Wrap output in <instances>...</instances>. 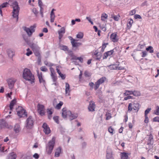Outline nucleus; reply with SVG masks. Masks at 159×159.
I'll return each instance as SVG.
<instances>
[{"instance_id": "obj_61", "label": "nucleus", "mask_w": 159, "mask_h": 159, "mask_svg": "<svg viewBox=\"0 0 159 159\" xmlns=\"http://www.w3.org/2000/svg\"><path fill=\"white\" fill-rule=\"evenodd\" d=\"M145 119L144 120V122L145 123H148V116H144Z\"/></svg>"}, {"instance_id": "obj_28", "label": "nucleus", "mask_w": 159, "mask_h": 159, "mask_svg": "<svg viewBox=\"0 0 159 159\" xmlns=\"http://www.w3.org/2000/svg\"><path fill=\"white\" fill-rule=\"evenodd\" d=\"M16 99H13L12 100L9 106L10 108V110L12 111L13 109V107L14 105L16 104Z\"/></svg>"}, {"instance_id": "obj_41", "label": "nucleus", "mask_w": 159, "mask_h": 159, "mask_svg": "<svg viewBox=\"0 0 159 159\" xmlns=\"http://www.w3.org/2000/svg\"><path fill=\"white\" fill-rule=\"evenodd\" d=\"M99 86V80H98L97 82L95 83L94 86V89L96 90Z\"/></svg>"}, {"instance_id": "obj_46", "label": "nucleus", "mask_w": 159, "mask_h": 159, "mask_svg": "<svg viewBox=\"0 0 159 159\" xmlns=\"http://www.w3.org/2000/svg\"><path fill=\"white\" fill-rule=\"evenodd\" d=\"M151 110V108H147L144 112V116H148V114L149 112Z\"/></svg>"}, {"instance_id": "obj_23", "label": "nucleus", "mask_w": 159, "mask_h": 159, "mask_svg": "<svg viewBox=\"0 0 159 159\" xmlns=\"http://www.w3.org/2000/svg\"><path fill=\"white\" fill-rule=\"evenodd\" d=\"M16 154L14 152H12L9 154L8 159H16Z\"/></svg>"}, {"instance_id": "obj_21", "label": "nucleus", "mask_w": 159, "mask_h": 159, "mask_svg": "<svg viewBox=\"0 0 159 159\" xmlns=\"http://www.w3.org/2000/svg\"><path fill=\"white\" fill-rule=\"evenodd\" d=\"M70 85L68 83H66L65 86V92L66 94L68 95H70Z\"/></svg>"}, {"instance_id": "obj_49", "label": "nucleus", "mask_w": 159, "mask_h": 159, "mask_svg": "<svg viewBox=\"0 0 159 159\" xmlns=\"http://www.w3.org/2000/svg\"><path fill=\"white\" fill-rule=\"evenodd\" d=\"M53 119L55 122L57 124L59 123L58 117L57 116H54Z\"/></svg>"}, {"instance_id": "obj_36", "label": "nucleus", "mask_w": 159, "mask_h": 159, "mask_svg": "<svg viewBox=\"0 0 159 159\" xmlns=\"http://www.w3.org/2000/svg\"><path fill=\"white\" fill-rule=\"evenodd\" d=\"M63 103L62 101H60L59 103L57 104L55 107V108L57 109H61V107L63 105Z\"/></svg>"}, {"instance_id": "obj_53", "label": "nucleus", "mask_w": 159, "mask_h": 159, "mask_svg": "<svg viewBox=\"0 0 159 159\" xmlns=\"http://www.w3.org/2000/svg\"><path fill=\"white\" fill-rule=\"evenodd\" d=\"M113 129L111 127H110L109 128L108 131L109 132L112 134H113Z\"/></svg>"}, {"instance_id": "obj_39", "label": "nucleus", "mask_w": 159, "mask_h": 159, "mask_svg": "<svg viewBox=\"0 0 159 159\" xmlns=\"http://www.w3.org/2000/svg\"><path fill=\"white\" fill-rule=\"evenodd\" d=\"M26 51L27 52L25 53V54L27 56H29L33 54L32 51L29 48H28L26 49Z\"/></svg>"}, {"instance_id": "obj_15", "label": "nucleus", "mask_w": 159, "mask_h": 159, "mask_svg": "<svg viewBox=\"0 0 159 159\" xmlns=\"http://www.w3.org/2000/svg\"><path fill=\"white\" fill-rule=\"evenodd\" d=\"M116 50V48L112 50L105 52L103 55V59H106L108 56H110L112 55L115 52V51Z\"/></svg>"}, {"instance_id": "obj_59", "label": "nucleus", "mask_w": 159, "mask_h": 159, "mask_svg": "<svg viewBox=\"0 0 159 159\" xmlns=\"http://www.w3.org/2000/svg\"><path fill=\"white\" fill-rule=\"evenodd\" d=\"M136 13V11L135 10H131L129 12V15H134Z\"/></svg>"}, {"instance_id": "obj_18", "label": "nucleus", "mask_w": 159, "mask_h": 159, "mask_svg": "<svg viewBox=\"0 0 159 159\" xmlns=\"http://www.w3.org/2000/svg\"><path fill=\"white\" fill-rule=\"evenodd\" d=\"M95 108V105L94 104V102L92 101L90 102L88 107V109L89 111H94Z\"/></svg>"}, {"instance_id": "obj_11", "label": "nucleus", "mask_w": 159, "mask_h": 159, "mask_svg": "<svg viewBox=\"0 0 159 159\" xmlns=\"http://www.w3.org/2000/svg\"><path fill=\"white\" fill-rule=\"evenodd\" d=\"M110 40L114 43L117 42L119 40L118 36L116 32L112 33L110 36Z\"/></svg>"}, {"instance_id": "obj_20", "label": "nucleus", "mask_w": 159, "mask_h": 159, "mask_svg": "<svg viewBox=\"0 0 159 159\" xmlns=\"http://www.w3.org/2000/svg\"><path fill=\"white\" fill-rule=\"evenodd\" d=\"M55 11V10L54 9H53L50 13V21L51 22H53L54 21L55 18V16L54 11Z\"/></svg>"}, {"instance_id": "obj_48", "label": "nucleus", "mask_w": 159, "mask_h": 159, "mask_svg": "<svg viewBox=\"0 0 159 159\" xmlns=\"http://www.w3.org/2000/svg\"><path fill=\"white\" fill-rule=\"evenodd\" d=\"M120 16L119 15L114 16L113 17L114 20L116 21H118L119 20Z\"/></svg>"}, {"instance_id": "obj_3", "label": "nucleus", "mask_w": 159, "mask_h": 159, "mask_svg": "<svg viewBox=\"0 0 159 159\" xmlns=\"http://www.w3.org/2000/svg\"><path fill=\"white\" fill-rule=\"evenodd\" d=\"M13 10L12 11V16L14 18H16V21L18 19V15L19 11V7L18 3L16 2H14L12 5Z\"/></svg>"}, {"instance_id": "obj_22", "label": "nucleus", "mask_w": 159, "mask_h": 159, "mask_svg": "<svg viewBox=\"0 0 159 159\" xmlns=\"http://www.w3.org/2000/svg\"><path fill=\"white\" fill-rule=\"evenodd\" d=\"M29 45L30 48L32 49L33 51H34L38 48H39L38 46L35 44L31 43L29 44Z\"/></svg>"}, {"instance_id": "obj_8", "label": "nucleus", "mask_w": 159, "mask_h": 159, "mask_svg": "<svg viewBox=\"0 0 159 159\" xmlns=\"http://www.w3.org/2000/svg\"><path fill=\"white\" fill-rule=\"evenodd\" d=\"M37 107L38 111L40 115L42 116L44 115L45 113L44 106L39 103L38 104Z\"/></svg>"}, {"instance_id": "obj_63", "label": "nucleus", "mask_w": 159, "mask_h": 159, "mask_svg": "<svg viewBox=\"0 0 159 159\" xmlns=\"http://www.w3.org/2000/svg\"><path fill=\"white\" fill-rule=\"evenodd\" d=\"M132 97L131 96H128L126 97H125L124 98V100H127L128 99H130L132 98Z\"/></svg>"}, {"instance_id": "obj_17", "label": "nucleus", "mask_w": 159, "mask_h": 159, "mask_svg": "<svg viewBox=\"0 0 159 159\" xmlns=\"http://www.w3.org/2000/svg\"><path fill=\"white\" fill-rule=\"evenodd\" d=\"M65 32V29L64 27H62L60 30L58 31L59 34V39H61L63 36V34Z\"/></svg>"}, {"instance_id": "obj_32", "label": "nucleus", "mask_w": 159, "mask_h": 159, "mask_svg": "<svg viewBox=\"0 0 159 159\" xmlns=\"http://www.w3.org/2000/svg\"><path fill=\"white\" fill-rule=\"evenodd\" d=\"M7 53L8 56L11 58L14 55V52L10 49L8 50Z\"/></svg>"}, {"instance_id": "obj_45", "label": "nucleus", "mask_w": 159, "mask_h": 159, "mask_svg": "<svg viewBox=\"0 0 159 159\" xmlns=\"http://www.w3.org/2000/svg\"><path fill=\"white\" fill-rule=\"evenodd\" d=\"M133 91H131L129 90H126L125 92L124 93V94L125 95L127 96L129 95H131L132 94Z\"/></svg>"}, {"instance_id": "obj_24", "label": "nucleus", "mask_w": 159, "mask_h": 159, "mask_svg": "<svg viewBox=\"0 0 159 159\" xmlns=\"http://www.w3.org/2000/svg\"><path fill=\"white\" fill-rule=\"evenodd\" d=\"M14 129L16 133H19L21 130L20 125L18 124H16L14 126Z\"/></svg>"}, {"instance_id": "obj_37", "label": "nucleus", "mask_w": 159, "mask_h": 159, "mask_svg": "<svg viewBox=\"0 0 159 159\" xmlns=\"http://www.w3.org/2000/svg\"><path fill=\"white\" fill-rule=\"evenodd\" d=\"M108 44V43H103L102 45L101 51L102 52H104L105 48L107 46Z\"/></svg>"}, {"instance_id": "obj_55", "label": "nucleus", "mask_w": 159, "mask_h": 159, "mask_svg": "<svg viewBox=\"0 0 159 159\" xmlns=\"http://www.w3.org/2000/svg\"><path fill=\"white\" fill-rule=\"evenodd\" d=\"M157 109L155 111V114L157 115H159V107L157 106Z\"/></svg>"}, {"instance_id": "obj_33", "label": "nucleus", "mask_w": 159, "mask_h": 159, "mask_svg": "<svg viewBox=\"0 0 159 159\" xmlns=\"http://www.w3.org/2000/svg\"><path fill=\"white\" fill-rule=\"evenodd\" d=\"M39 48L38 49L33 51L35 54V55L36 57H38L39 58L40 57V54L39 51Z\"/></svg>"}, {"instance_id": "obj_26", "label": "nucleus", "mask_w": 159, "mask_h": 159, "mask_svg": "<svg viewBox=\"0 0 159 159\" xmlns=\"http://www.w3.org/2000/svg\"><path fill=\"white\" fill-rule=\"evenodd\" d=\"M38 4L40 8V11L41 14L43 16V8L42 7V6H43V5L41 0H38Z\"/></svg>"}, {"instance_id": "obj_5", "label": "nucleus", "mask_w": 159, "mask_h": 159, "mask_svg": "<svg viewBox=\"0 0 159 159\" xmlns=\"http://www.w3.org/2000/svg\"><path fill=\"white\" fill-rule=\"evenodd\" d=\"M139 109V103L136 102L133 103H130L129 104L128 108V111L130 112L133 109L136 112H137Z\"/></svg>"}, {"instance_id": "obj_14", "label": "nucleus", "mask_w": 159, "mask_h": 159, "mask_svg": "<svg viewBox=\"0 0 159 159\" xmlns=\"http://www.w3.org/2000/svg\"><path fill=\"white\" fill-rule=\"evenodd\" d=\"M42 127L43 129L44 132L46 134H48L51 132V130L49 127L46 123H44Z\"/></svg>"}, {"instance_id": "obj_30", "label": "nucleus", "mask_w": 159, "mask_h": 159, "mask_svg": "<svg viewBox=\"0 0 159 159\" xmlns=\"http://www.w3.org/2000/svg\"><path fill=\"white\" fill-rule=\"evenodd\" d=\"M109 69L110 70H117V65L113 64L109 65L108 66Z\"/></svg>"}, {"instance_id": "obj_54", "label": "nucleus", "mask_w": 159, "mask_h": 159, "mask_svg": "<svg viewBox=\"0 0 159 159\" xmlns=\"http://www.w3.org/2000/svg\"><path fill=\"white\" fill-rule=\"evenodd\" d=\"M33 157L36 159H38L39 157V155L37 153H35L33 155Z\"/></svg>"}, {"instance_id": "obj_10", "label": "nucleus", "mask_w": 159, "mask_h": 159, "mask_svg": "<svg viewBox=\"0 0 159 159\" xmlns=\"http://www.w3.org/2000/svg\"><path fill=\"white\" fill-rule=\"evenodd\" d=\"M50 70L51 73V76L52 80L54 82H56L57 80V78L55 72V71L54 69L52 67H50Z\"/></svg>"}, {"instance_id": "obj_27", "label": "nucleus", "mask_w": 159, "mask_h": 159, "mask_svg": "<svg viewBox=\"0 0 159 159\" xmlns=\"http://www.w3.org/2000/svg\"><path fill=\"white\" fill-rule=\"evenodd\" d=\"M107 17V15L105 13H103L102 14L101 20L102 21H106V22Z\"/></svg>"}, {"instance_id": "obj_58", "label": "nucleus", "mask_w": 159, "mask_h": 159, "mask_svg": "<svg viewBox=\"0 0 159 159\" xmlns=\"http://www.w3.org/2000/svg\"><path fill=\"white\" fill-rule=\"evenodd\" d=\"M68 47L66 46H63L61 47V49L64 51L68 50Z\"/></svg>"}, {"instance_id": "obj_7", "label": "nucleus", "mask_w": 159, "mask_h": 159, "mask_svg": "<svg viewBox=\"0 0 159 159\" xmlns=\"http://www.w3.org/2000/svg\"><path fill=\"white\" fill-rule=\"evenodd\" d=\"M69 38L71 41V43L73 48H77L79 46L82 45V43H80L77 42L75 39H73L71 36H69Z\"/></svg>"}, {"instance_id": "obj_16", "label": "nucleus", "mask_w": 159, "mask_h": 159, "mask_svg": "<svg viewBox=\"0 0 159 159\" xmlns=\"http://www.w3.org/2000/svg\"><path fill=\"white\" fill-rule=\"evenodd\" d=\"M37 76L39 79V82L40 83H42L43 84H44L45 83V81L43 79L42 75V73L41 72L40 73L39 72V71L37 72Z\"/></svg>"}, {"instance_id": "obj_19", "label": "nucleus", "mask_w": 159, "mask_h": 159, "mask_svg": "<svg viewBox=\"0 0 159 159\" xmlns=\"http://www.w3.org/2000/svg\"><path fill=\"white\" fill-rule=\"evenodd\" d=\"M112 157V151L110 149H107L106 151V158L110 159Z\"/></svg>"}, {"instance_id": "obj_13", "label": "nucleus", "mask_w": 159, "mask_h": 159, "mask_svg": "<svg viewBox=\"0 0 159 159\" xmlns=\"http://www.w3.org/2000/svg\"><path fill=\"white\" fill-rule=\"evenodd\" d=\"M71 114V111H67L66 108H64L62 109V115L63 117L66 118Z\"/></svg>"}, {"instance_id": "obj_35", "label": "nucleus", "mask_w": 159, "mask_h": 159, "mask_svg": "<svg viewBox=\"0 0 159 159\" xmlns=\"http://www.w3.org/2000/svg\"><path fill=\"white\" fill-rule=\"evenodd\" d=\"M121 159H128V155L127 153L125 152H123L121 153Z\"/></svg>"}, {"instance_id": "obj_6", "label": "nucleus", "mask_w": 159, "mask_h": 159, "mask_svg": "<svg viewBox=\"0 0 159 159\" xmlns=\"http://www.w3.org/2000/svg\"><path fill=\"white\" fill-rule=\"evenodd\" d=\"M35 26H30V28L26 27H23V28L29 36H31L32 33L35 31Z\"/></svg>"}, {"instance_id": "obj_50", "label": "nucleus", "mask_w": 159, "mask_h": 159, "mask_svg": "<svg viewBox=\"0 0 159 159\" xmlns=\"http://www.w3.org/2000/svg\"><path fill=\"white\" fill-rule=\"evenodd\" d=\"M8 3L7 2H4L2 3L0 6V9H1L2 8L6 7Z\"/></svg>"}, {"instance_id": "obj_51", "label": "nucleus", "mask_w": 159, "mask_h": 159, "mask_svg": "<svg viewBox=\"0 0 159 159\" xmlns=\"http://www.w3.org/2000/svg\"><path fill=\"white\" fill-rule=\"evenodd\" d=\"M84 75L85 77H89L91 76V74L89 72L87 71H86L84 72Z\"/></svg>"}, {"instance_id": "obj_57", "label": "nucleus", "mask_w": 159, "mask_h": 159, "mask_svg": "<svg viewBox=\"0 0 159 159\" xmlns=\"http://www.w3.org/2000/svg\"><path fill=\"white\" fill-rule=\"evenodd\" d=\"M147 55V52L145 51H143L142 52V57H144Z\"/></svg>"}, {"instance_id": "obj_1", "label": "nucleus", "mask_w": 159, "mask_h": 159, "mask_svg": "<svg viewBox=\"0 0 159 159\" xmlns=\"http://www.w3.org/2000/svg\"><path fill=\"white\" fill-rule=\"evenodd\" d=\"M23 77L24 79L26 80L30 81L31 84L34 82V77L30 70L25 68L23 71Z\"/></svg>"}, {"instance_id": "obj_62", "label": "nucleus", "mask_w": 159, "mask_h": 159, "mask_svg": "<svg viewBox=\"0 0 159 159\" xmlns=\"http://www.w3.org/2000/svg\"><path fill=\"white\" fill-rule=\"evenodd\" d=\"M134 18L135 19H141L142 18L141 16L139 15L136 14L134 16Z\"/></svg>"}, {"instance_id": "obj_38", "label": "nucleus", "mask_w": 159, "mask_h": 159, "mask_svg": "<svg viewBox=\"0 0 159 159\" xmlns=\"http://www.w3.org/2000/svg\"><path fill=\"white\" fill-rule=\"evenodd\" d=\"M72 59L73 60L75 61L79 60L81 63H82L83 61V58L81 57H73Z\"/></svg>"}, {"instance_id": "obj_42", "label": "nucleus", "mask_w": 159, "mask_h": 159, "mask_svg": "<svg viewBox=\"0 0 159 159\" xmlns=\"http://www.w3.org/2000/svg\"><path fill=\"white\" fill-rule=\"evenodd\" d=\"M147 51H149L151 53H153L154 52L153 47L151 46H149L146 49Z\"/></svg>"}, {"instance_id": "obj_52", "label": "nucleus", "mask_w": 159, "mask_h": 159, "mask_svg": "<svg viewBox=\"0 0 159 159\" xmlns=\"http://www.w3.org/2000/svg\"><path fill=\"white\" fill-rule=\"evenodd\" d=\"M98 52L95 53L93 56V57L96 60H98L99 59V58L98 57Z\"/></svg>"}, {"instance_id": "obj_43", "label": "nucleus", "mask_w": 159, "mask_h": 159, "mask_svg": "<svg viewBox=\"0 0 159 159\" xmlns=\"http://www.w3.org/2000/svg\"><path fill=\"white\" fill-rule=\"evenodd\" d=\"M105 82H107V80L105 77H103L100 78V84Z\"/></svg>"}, {"instance_id": "obj_34", "label": "nucleus", "mask_w": 159, "mask_h": 159, "mask_svg": "<svg viewBox=\"0 0 159 159\" xmlns=\"http://www.w3.org/2000/svg\"><path fill=\"white\" fill-rule=\"evenodd\" d=\"M47 113L48 115V118L49 119H50L52 117V110L50 109H48L47 110Z\"/></svg>"}, {"instance_id": "obj_47", "label": "nucleus", "mask_w": 159, "mask_h": 159, "mask_svg": "<svg viewBox=\"0 0 159 159\" xmlns=\"http://www.w3.org/2000/svg\"><path fill=\"white\" fill-rule=\"evenodd\" d=\"M41 70L43 71L46 72L47 71L48 69L45 66H43L40 68Z\"/></svg>"}, {"instance_id": "obj_9", "label": "nucleus", "mask_w": 159, "mask_h": 159, "mask_svg": "<svg viewBox=\"0 0 159 159\" xmlns=\"http://www.w3.org/2000/svg\"><path fill=\"white\" fill-rule=\"evenodd\" d=\"M26 127L28 129H30L32 128L34 125V122L32 117H29L26 120Z\"/></svg>"}, {"instance_id": "obj_44", "label": "nucleus", "mask_w": 159, "mask_h": 159, "mask_svg": "<svg viewBox=\"0 0 159 159\" xmlns=\"http://www.w3.org/2000/svg\"><path fill=\"white\" fill-rule=\"evenodd\" d=\"M133 93L132 94L135 96H138L140 95V93L139 91H133Z\"/></svg>"}, {"instance_id": "obj_56", "label": "nucleus", "mask_w": 159, "mask_h": 159, "mask_svg": "<svg viewBox=\"0 0 159 159\" xmlns=\"http://www.w3.org/2000/svg\"><path fill=\"white\" fill-rule=\"evenodd\" d=\"M153 121L159 122V117L157 116L153 118Z\"/></svg>"}, {"instance_id": "obj_12", "label": "nucleus", "mask_w": 159, "mask_h": 159, "mask_svg": "<svg viewBox=\"0 0 159 159\" xmlns=\"http://www.w3.org/2000/svg\"><path fill=\"white\" fill-rule=\"evenodd\" d=\"M16 81V79L14 78H12L8 79L7 82H8L9 87L10 88H13Z\"/></svg>"}, {"instance_id": "obj_64", "label": "nucleus", "mask_w": 159, "mask_h": 159, "mask_svg": "<svg viewBox=\"0 0 159 159\" xmlns=\"http://www.w3.org/2000/svg\"><path fill=\"white\" fill-rule=\"evenodd\" d=\"M59 75L60 76L61 79L63 80L65 79L66 78L65 75L62 74L61 73V74H60V75Z\"/></svg>"}, {"instance_id": "obj_25", "label": "nucleus", "mask_w": 159, "mask_h": 159, "mask_svg": "<svg viewBox=\"0 0 159 159\" xmlns=\"http://www.w3.org/2000/svg\"><path fill=\"white\" fill-rule=\"evenodd\" d=\"M61 152V147H59L57 148L56 151L55 156V157H58L59 156Z\"/></svg>"}, {"instance_id": "obj_31", "label": "nucleus", "mask_w": 159, "mask_h": 159, "mask_svg": "<svg viewBox=\"0 0 159 159\" xmlns=\"http://www.w3.org/2000/svg\"><path fill=\"white\" fill-rule=\"evenodd\" d=\"M69 116L70 117V120H72L76 118L78 116V115L77 114H72L71 113V114Z\"/></svg>"}, {"instance_id": "obj_29", "label": "nucleus", "mask_w": 159, "mask_h": 159, "mask_svg": "<svg viewBox=\"0 0 159 159\" xmlns=\"http://www.w3.org/2000/svg\"><path fill=\"white\" fill-rule=\"evenodd\" d=\"M133 22V21L132 19H130L129 20V21L128 22L127 25V27L128 29H130L131 27Z\"/></svg>"}, {"instance_id": "obj_2", "label": "nucleus", "mask_w": 159, "mask_h": 159, "mask_svg": "<svg viewBox=\"0 0 159 159\" xmlns=\"http://www.w3.org/2000/svg\"><path fill=\"white\" fill-rule=\"evenodd\" d=\"M55 137H53L46 145V152L48 155L51 154L52 152L55 144Z\"/></svg>"}, {"instance_id": "obj_4", "label": "nucleus", "mask_w": 159, "mask_h": 159, "mask_svg": "<svg viewBox=\"0 0 159 159\" xmlns=\"http://www.w3.org/2000/svg\"><path fill=\"white\" fill-rule=\"evenodd\" d=\"M17 115L20 118L27 117V113L26 110L22 107L18 106L16 109Z\"/></svg>"}, {"instance_id": "obj_60", "label": "nucleus", "mask_w": 159, "mask_h": 159, "mask_svg": "<svg viewBox=\"0 0 159 159\" xmlns=\"http://www.w3.org/2000/svg\"><path fill=\"white\" fill-rule=\"evenodd\" d=\"M106 120H109L111 117V114H107L106 115Z\"/></svg>"}, {"instance_id": "obj_40", "label": "nucleus", "mask_w": 159, "mask_h": 159, "mask_svg": "<svg viewBox=\"0 0 159 159\" xmlns=\"http://www.w3.org/2000/svg\"><path fill=\"white\" fill-rule=\"evenodd\" d=\"M84 36L83 33L81 32H79L76 35V37L79 39H82Z\"/></svg>"}]
</instances>
